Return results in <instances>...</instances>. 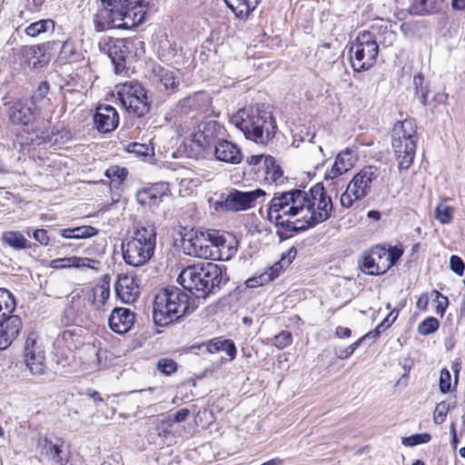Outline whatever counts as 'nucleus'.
Returning a JSON list of instances; mask_svg holds the SVG:
<instances>
[{"label":"nucleus","mask_w":465,"mask_h":465,"mask_svg":"<svg viewBox=\"0 0 465 465\" xmlns=\"http://www.w3.org/2000/svg\"><path fill=\"white\" fill-rule=\"evenodd\" d=\"M309 194L301 189L275 193L267 206V219L278 227L281 241L305 231Z\"/></svg>","instance_id":"nucleus-1"},{"label":"nucleus","mask_w":465,"mask_h":465,"mask_svg":"<svg viewBox=\"0 0 465 465\" xmlns=\"http://www.w3.org/2000/svg\"><path fill=\"white\" fill-rule=\"evenodd\" d=\"M182 241L187 254L205 260L228 261L236 252L225 236L216 230L192 229L184 233Z\"/></svg>","instance_id":"nucleus-2"},{"label":"nucleus","mask_w":465,"mask_h":465,"mask_svg":"<svg viewBox=\"0 0 465 465\" xmlns=\"http://www.w3.org/2000/svg\"><path fill=\"white\" fill-rule=\"evenodd\" d=\"M231 123L245 138L262 144L274 137L277 129L272 114L264 104L240 109L232 116Z\"/></svg>","instance_id":"nucleus-3"},{"label":"nucleus","mask_w":465,"mask_h":465,"mask_svg":"<svg viewBox=\"0 0 465 465\" xmlns=\"http://www.w3.org/2000/svg\"><path fill=\"white\" fill-rule=\"evenodd\" d=\"M222 281V268L213 262L188 266L178 276V282L183 289L198 299H205L213 293L220 288Z\"/></svg>","instance_id":"nucleus-4"},{"label":"nucleus","mask_w":465,"mask_h":465,"mask_svg":"<svg viewBox=\"0 0 465 465\" xmlns=\"http://www.w3.org/2000/svg\"><path fill=\"white\" fill-rule=\"evenodd\" d=\"M190 296L176 286L162 289L154 297L153 319L156 325L163 327L190 312Z\"/></svg>","instance_id":"nucleus-5"},{"label":"nucleus","mask_w":465,"mask_h":465,"mask_svg":"<svg viewBox=\"0 0 465 465\" xmlns=\"http://www.w3.org/2000/svg\"><path fill=\"white\" fill-rule=\"evenodd\" d=\"M156 245V232L152 224L136 227L133 235L122 243L123 258L126 264L140 267L152 259Z\"/></svg>","instance_id":"nucleus-6"},{"label":"nucleus","mask_w":465,"mask_h":465,"mask_svg":"<svg viewBox=\"0 0 465 465\" xmlns=\"http://www.w3.org/2000/svg\"><path fill=\"white\" fill-rule=\"evenodd\" d=\"M416 124L413 119L399 121L391 132V145L400 170H407L416 152Z\"/></svg>","instance_id":"nucleus-7"},{"label":"nucleus","mask_w":465,"mask_h":465,"mask_svg":"<svg viewBox=\"0 0 465 465\" xmlns=\"http://www.w3.org/2000/svg\"><path fill=\"white\" fill-rule=\"evenodd\" d=\"M117 99L129 114L143 117L152 107L147 90L137 80H129L115 85Z\"/></svg>","instance_id":"nucleus-8"},{"label":"nucleus","mask_w":465,"mask_h":465,"mask_svg":"<svg viewBox=\"0 0 465 465\" xmlns=\"http://www.w3.org/2000/svg\"><path fill=\"white\" fill-rule=\"evenodd\" d=\"M378 53V40L373 33H360L349 49L353 71L361 73L370 70L376 63Z\"/></svg>","instance_id":"nucleus-9"},{"label":"nucleus","mask_w":465,"mask_h":465,"mask_svg":"<svg viewBox=\"0 0 465 465\" xmlns=\"http://www.w3.org/2000/svg\"><path fill=\"white\" fill-rule=\"evenodd\" d=\"M310 205L307 206L305 230L315 226L331 216L332 202L327 195L322 183H316L310 189Z\"/></svg>","instance_id":"nucleus-10"},{"label":"nucleus","mask_w":465,"mask_h":465,"mask_svg":"<svg viewBox=\"0 0 465 465\" xmlns=\"http://www.w3.org/2000/svg\"><path fill=\"white\" fill-rule=\"evenodd\" d=\"M212 98L206 92H196L182 98L174 105V115L195 118L211 112Z\"/></svg>","instance_id":"nucleus-11"},{"label":"nucleus","mask_w":465,"mask_h":465,"mask_svg":"<svg viewBox=\"0 0 465 465\" xmlns=\"http://www.w3.org/2000/svg\"><path fill=\"white\" fill-rule=\"evenodd\" d=\"M24 361L26 369L34 376H43L46 372L45 351L38 342L35 333H30L24 347Z\"/></svg>","instance_id":"nucleus-12"},{"label":"nucleus","mask_w":465,"mask_h":465,"mask_svg":"<svg viewBox=\"0 0 465 465\" xmlns=\"http://www.w3.org/2000/svg\"><path fill=\"white\" fill-rule=\"evenodd\" d=\"M266 193L262 189H256L249 192H241L233 190L223 201L216 202L215 209L221 208L224 211L239 212L250 209L253 206L254 202Z\"/></svg>","instance_id":"nucleus-13"},{"label":"nucleus","mask_w":465,"mask_h":465,"mask_svg":"<svg viewBox=\"0 0 465 465\" xmlns=\"http://www.w3.org/2000/svg\"><path fill=\"white\" fill-rule=\"evenodd\" d=\"M221 124L214 120L202 121L192 134V142L199 148L207 151L215 144L222 133Z\"/></svg>","instance_id":"nucleus-14"},{"label":"nucleus","mask_w":465,"mask_h":465,"mask_svg":"<svg viewBox=\"0 0 465 465\" xmlns=\"http://www.w3.org/2000/svg\"><path fill=\"white\" fill-rule=\"evenodd\" d=\"M386 259L385 247L377 245L363 252L360 266L370 275H381L388 271Z\"/></svg>","instance_id":"nucleus-15"},{"label":"nucleus","mask_w":465,"mask_h":465,"mask_svg":"<svg viewBox=\"0 0 465 465\" xmlns=\"http://www.w3.org/2000/svg\"><path fill=\"white\" fill-rule=\"evenodd\" d=\"M380 175V169L374 165L363 167L349 183L350 191L352 190L354 199H363L371 188V183Z\"/></svg>","instance_id":"nucleus-16"},{"label":"nucleus","mask_w":465,"mask_h":465,"mask_svg":"<svg viewBox=\"0 0 465 465\" xmlns=\"http://www.w3.org/2000/svg\"><path fill=\"white\" fill-rule=\"evenodd\" d=\"M150 2L151 0H137L133 3L130 0L125 6L120 7L118 15L122 16L124 28L139 25L144 21Z\"/></svg>","instance_id":"nucleus-17"},{"label":"nucleus","mask_w":465,"mask_h":465,"mask_svg":"<svg viewBox=\"0 0 465 465\" xmlns=\"http://www.w3.org/2000/svg\"><path fill=\"white\" fill-rule=\"evenodd\" d=\"M107 45V53L114 66L115 73H123L126 68V60L131 55L132 41L128 39H115Z\"/></svg>","instance_id":"nucleus-18"},{"label":"nucleus","mask_w":465,"mask_h":465,"mask_svg":"<svg viewBox=\"0 0 465 465\" xmlns=\"http://www.w3.org/2000/svg\"><path fill=\"white\" fill-rule=\"evenodd\" d=\"M297 251L294 247H292L288 252L285 257L282 256L280 262H275L272 266L269 268V270L258 277H252L246 281V284L249 288H254L257 286H262L271 281H273L277 278L281 272L283 270L284 266H288L292 261L295 258Z\"/></svg>","instance_id":"nucleus-19"},{"label":"nucleus","mask_w":465,"mask_h":465,"mask_svg":"<svg viewBox=\"0 0 465 465\" xmlns=\"http://www.w3.org/2000/svg\"><path fill=\"white\" fill-rule=\"evenodd\" d=\"M169 192L170 189L167 183H156L149 187L138 190L135 198L140 205L153 208L158 206Z\"/></svg>","instance_id":"nucleus-20"},{"label":"nucleus","mask_w":465,"mask_h":465,"mask_svg":"<svg viewBox=\"0 0 465 465\" xmlns=\"http://www.w3.org/2000/svg\"><path fill=\"white\" fill-rule=\"evenodd\" d=\"M94 123L98 132L111 133L119 124V114L112 105L101 104L95 110Z\"/></svg>","instance_id":"nucleus-21"},{"label":"nucleus","mask_w":465,"mask_h":465,"mask_svg":"<svg viewBox=\"0 0 465 465\" xmlns=\"http://www.w3.org/2000/svg\"><path fill=\"white\" fill-rule=\"evenodd\" d=\"M22 320L17 315L0 319V351L8 348L22 330Z\"/></svg>","instance_id":"nucleus-22"},{"label":"nucleus","mask_w":465,"mask_h":465,"mask_svg":"<svg viewBox=\"0 0 465 465\" xmlns=\"http://www.w3.org/2000/svg\"><path fill=\"white\" fill-rule=\"evenodd\" d=\"M153 74L154 81L161 84L168 94H173L178 92L181 80V74L179 70L157 65L153 69Z\"/></svg>","instance_id":"nucleus-23"},{"label":"nucleus","mask_w":465,"mask_h":465,"mask_svg":"<svg viewBox=\"0 0 465 465\" xmlns=\"http://www.w3.org/2000/svg\"><path fill=\"white\" fill-rule=\"evenodd\" d=\"M134 319L135 314L130 309L116 307L112 311L108 318V323L114 332L124 334L131 330Z\"/></svg>","instance_id":"nucleus-24"},{"label":"nucleus","mask_w":465,"mask_h":465,"mask_svg":"<svg viewBox=\"0 0 465 465\" xmlns=\"http://www.w3.org/2000/svg\"><path fill=\"white\" fill-rule=\"evenodd\" d=\"M114 289L118 298L124 303L134 302L140 295V286L133 275H120Z\"/></svg>","instance_id":"nucleus-25"},{"label":"nucleus","mask_w":465,"mask_h":465,"mask_svg":"<svg viewBox=\"0 0 465 465\" xmlns=\"http://www.w3.org/2000/svg\"><path fill=\"white\" fill-rule=\"evenodd\" d=\"M119 10L114 6H104V9L98 11L94 18L95 31L104 32L111 28L124 27L122 16L118 15Z\"/></svg>","instance_id":"nucleus-26"},{"label":"nucleus","mask_w":465,"mask_h":465,"mask_svg":"<svg viewBox=\"0 0 465 465\" xmlns=\"http://www.w3.org/2000/svg\"><path fill=\"white\" fill-rule=\"evenodd\" d=\"M214 154L217 160L231 164H237L242 159V153L238 145L224 139H219L214 144Z\"/></svg>","instance_id":"nucleus-27"},{"label":"nucleus","mask_w":465,"mask_h":465,"mask_svg":"<svg viewBox=\"0 0 465 465\" xmlns=\"http://www.w3.org/2000/svg\"><path fill=\"white\" fill-rule=\"evenodd\" d=\"M355 160L352 150L347 148L341 152L337 154L331 170L326 172L324 175L325 180H332L345 173L353 167Z\"/></svg>","instance_id":"nucleus-28"},{"label":"nucleus","mask_w":465,"mask_h":465,"mask_svg":"<svg viewBox=\"0 0 465 465\" xmlns=\"http://www.w3.org/2000/svg\"><path fill=\"white\" fill-rule=\"evenodd\" d=\"M9 117L13 124L28 125L34 121L35 114L26 101L18 100L10 107Z\"/></svg>","instance_id":"nucleus-29"},{"label":"nucleus","mask_w":465,"mask_h":465,"mask_svg":"<svg viewBox=\"0 0 465 465\" xmlns=\"http://www.w3.org/2000/svg\"><path fill=\"white\" fill-rule=\"evenodd\" d=\"M262 180L268 184H282L284 182L282 167L272 155H266L264 164L261 170Z\"/></svg>","instance_id":"nucleus-30"},{"label":"nucleus","mask_w":465,"mask_h":465,"mask_svg":"<svg viewBox=\"0 0 465 465\" xmlns=\"http://www.w3.org/2000/svg\"><path fill=\"white\" fill-rule=\"evenodd\" d=\"M110 297V282L105 275L103 282L96 284L88 293V302L96 311H101Z\"/></svg>","instance_id":"nucleus-31"},{"label":"nucleus","mask_w":465,"mask_h":465,"mask_svg":"<svg viewBox=\"0 0 465 465\" xmlns=\"http://www.w3.org/2000/svg\"><path fill=\"white\" fill-rule=\"evenodd\" d=\"M23 54L27 62L35 68L42 67L48 63L45 45L26 46Z\"/></svg>","instance_id":"nucleus-32"},{"label":"nucleus","mask_w":465,"mask_h":465,"mask_svg":"<svg viewBox=\"0 0 465 465\" xmlns=\"http://www.w3.org/2000/svg\"><path fill=\"white\" fill-rule=\"evenodd\" d=\"M443 5V0H413L410 13L416 15H426L438 12Z\"/></svg>","instance_id":"nucleus-33"},{"label":"nucleus","mask_w":465,"mask_h":465,"mask_svg":"<svg viewBox=\"0 0 465 465\" xmlns=\"http://www.w3.org/2000/svg\"><path fill=\"white\" fill-rule=\"evenodd\" d=\"M224 2L239 18L248 16L260 4V0H224Z\"/></svg>","instance_id":"nucleus-34"},{"label":"nucleus","mask_w":465,"mask_h":465,"mask_svg":"<svg viewBox=\"0 0 465 465\" xmlns=\"http://www.w3.org/2000/svg\"><path fill=\"white\" fill-rule=\"evenodd\" d=\"M2 241L15 250H24L31 247V243L18 231L5 232L2 234Z\"/></svg>","instance_id":"nucleus-35"},{"label":"nucleus","mask_w":465,"mask_h":465,"mask_svg":"<svg viewBox=\"0 0 465 465\" xmlns=\"http://www.w3.org/2000/svg\"><path fill=\"white\" fill-rule=\"evenodd\" d=\"M207 351L210 353H215L218 351H225L229 356L230 360H233L236 357L237 350L234 342L232 340H213L207 345Z\"/></svg>","instance_id":"nucleus-36"},{"label":"nucleus","mask_w":465,"mask_h":465,"mask_svg":"<svg viewBox=\"0 0 465 465\" xmlns=\"http://www.w3.org/2000/svg\"><path fill=\"white\" fill-rule=\"evenodd\" d=\"M81 54L77 51L74 42L67 39L62 45L61 50L58 54V59L64 63L70 64L80 60Z\"/></svg>","instance_id":"nucleus-37"},{"label":"nucleus","mask_w":465,"mask_h":465,"mask_svg":"<svg viewBox=\"0 0 465 465\" xmlns=\"http://www.w3.org/2000/svg\"><path fill=\"white\" fill-rule=\"evenodd\" d=\"M16 306L15 297L6 289L0 288V317H8L15 311Z\"/></svg>","instance_id":"nucleus-38"},{"label":"nucleus","mask_w":465,"mask_h":465,"mask_svg":"<svg viewBox=\"0 0 465 465\" xmlns=\"http://www.w3.org/2000/svg\"><path fill=\"white\" fill-rule=\"evenodd\" d=\"M54 29V22L52 19H41L30 24L25 30L29 36L35 37L42 33Z\"/></svg>","instance_id":"nucleus-39"},{"label":"nucleus","mask_w":465,"mask_h":465,"mask_svg":"<svg viewBox=\"0 0 465 465\" xmlns=\"http://www.w3.org/2000/svg\"><path fill=\"white\" fill-rule=\"evenodd\" d=\"M442 202L443 200L435 207L434 217L441 224H450L453 219L454 208Z\"/></svg>","instance_id":"nucleus-40"},{"label":"nucleus","mask_w":465,"mask_h":465,"mask_svg":"<svg viewBox=\"0 0 465 465\" xmlns=\"http://www.w3.org/2000/svg\"><path fill=\"white\" fill-rule=\"evenodd\" d=\"M413 84L415 88V94L422 105L426 106L428 103L429 84H424V76L418 74L413 77Z\"/></svg>","instance_id":"nucleus-41"},{"label":"nucleus","mask_w":465,"mask_h":465,"mask_svg":"<svg viewBox=\"0 0 465 465\" xmlns=\"http://www.w3.org/2000/svg\"><path fill=\"white\" fill-rule=\"evenodd\" d=\"M45 448H48L46 453L54 463L62 464L64 461H67L66 458L62 457L61 445L54 444L51 440L45 438Z\"/></svg>","instance_id":"nucleus-42"},{"label":"nucleus","mask_w":465,"mask_h":465,"mask_svg":"<svg viewBox=\"0 0 465 465\" xmlns=\"http://www.w3.org/2000/svg\"><path fill=\"white\" fill-rule=\"evenodd\" d=\"M440 327L439 321L430 316L423 320L419 325H418V332L419 334L422 336H428L431 333H434Z\"/></svg>","instance_id":"nucleus-43"},{"label":"nucleus","mask_w":465,"mask_h":465,"mask_svg":"<svg viewBox=\"0 0 465 465\" xmlns=\"http://www.w3.org/2000/svg\"><path fill=\"white\" fill-rule=\"evenodd\" d=\"M431 439L430 434L424 432V433H417L411 435L409 437H403L401 439V443L404 446L408 447H413L419 444L428 443Z\"/></svg>","instance_id":"nucleus-44"},{"label":"nucleus","mask_w":465,"mask_h":465,"mask_svg":"<svg viewBox=\"0 0 465 465\" xmlns=\"http://www.w3.org/2000/svg\"><path fill=\"white\" fill-rule=\"evenodd\" d=\"M157 370L164 375H171L177 371V363L172 359H161L157 362Z\"/></svg>","instance_id":"nucleus-45"},{"label":"nucleus","mask_w":465,"mask_h":465,"mask_svg":"<svg viewBox=\"0 0 465 465\" xmlns=\"http://www.w3.org/2000/svg\"><path fill=\"white\" fill-rule=\"evenodd\" d=\"M292 341V333L289 331H282L279 334L274 336L272 344L278 349L282 350L289 346Z\"/></svg>","instance_id":"nucleus-46"},{"label":"nucleus","mask_w":465,"mask_h":465,"mask_svg":"<svg viewBox=\"0 0 465 465\" xmlns=\"http://www.w3.org/2000/svg\"><path fill=\"white\" fill-rule=\"evenodd\" d=\"M402 254L403 250L401 247L393 246L390 247L389 249L385 248V257H387L386 263H389L388 270L398 262V260L401 257Z\"/></svg>","instance_id":"nucleus-47"},{"label":"nucleus","mask_w":465,"mask_h":465,"mask_svg":"<svg viewBox=\"0 0 465 465\" xmlns=\"http://www.w3.org/2000/svg\"><path fill=\"white\" fill-rule=\"evenodd\" d=\"M432 294L434 295V301L436 302L437 305L435 308V312L439 314L440 317H443L446 309L449 304L448 298L444 295H442L439 291L434 290L432 292Z\"/></svg>","instance_id":"nucleus-48"},{"label":"nucleus","mask_w":465,"mask_h":465,"mask_svg":"<svg viewBox=\"0 0 465 465\" xmlns=\"http://www.w3.org/2000/svg\"><path fill=\"white\" fill-rule=\"evenodd\" d=\"M451 375L446 368L440 371L439 388L441 393L446 394L450 391Z\"/></svg>","instance_id":"nucleus-49"},{"label":"nucleus","mask_w":465,"mask_h":465,"mask_svg":"<svg viewBox=\"0 0 465 465\" xmlns=\"http://www.w3.org/2000/svg\"><path fill=\"white\" fill-rule=\"evenodd\" d=\"M449 406L445 401L437 404L433 412V420L436 424H441L445 421Z\"/></svg>","instance_id":"nucleus-50"},{"label":"nucleus","mask_w":465,"mask_h":465,"mask_svg":"<svg viewBox=\"0 0 465 465\" xmlns=\"http://www.w3.org/2000/svg\"><path fill=\"white\" fill-rule=\"evenodd\" d=\"M363 342V339H359L351 345H349L346 348L339 349L335 351V355L337 358L344 360L349 358L352 353L355 351V350L361 345Z\"/></svg>","instance_id":"nucleus-51"},{"label":"nucleus","mask_w":465,"mask_h":465,"mask_svg":"<svg viewBox=\"0 0 465 465\" xmlns=\"http://www.w3.org/2000/svg\"><path fill=\"white\" fill-rule=\"evenodd\" d=\"M77 239H86L98 233V230L91 225H83L74 227Z\"/></svg>","instance_id":"nucleus-52"},{"label":"nucleus","mask_w":465,"mask_h":465,"mask_svg":"<svg viewBox=\"0 0 465 465\" xmlns=\"http://www.w3.org/2000/svg\"><path fill=\"white\" fill-rule=\"evenodd\" d=\"M100 265V262L94 259L87 258V257H76L74 268H90L93 270H97Z\"/></svg>","instance_id":"nucleus-53"},{"label":"nucleus","mask_w":465,"mask_h":465,"mask_svg":"<svg viewBox=\"0 0 465 465\" xmlns=\"http://www.w3.org/2000/svg\"><path fill=\"white\" fill-rule=\"evenodd\" d=\"M450 269L459 276H462L465 270V263L457 255H451L450 259Z\"/></svg>","instance_id":"nucleus-54"},{"label":"nucleus","mask_w":465,"mask_h":465,"mask_svg":"<svg viewBox=\"0 0 465 465\" xmlns=\"http://www.w3.org/2000/svg\"><path fill=\"white\" fill-rule=\"evenodd\" d=\"M265 157L264 154L251 155L247 158L246 163L252 167L254 172L260 173L263 167Z\"/></svg>","instance_id":"nucleus-55"},{"label":"nucleus","mask_w":465,"mask_h":465,"mask_svg":"<svg viewBox=\"0 0 465 465\" xmlns=\"http://www.w3.org/2000/svg\"><path fill=\"white\" fill-rule=\"evenodd\" d=\"M75 256L54 259L51 262L50 266L54 269H64L74 267Z\"/></svg>","instance_id":"nucleus-56"},{"label":"nucleus","mask_w":465,"mask_h":465,"mask_svg":"<svg viewBox=\"0 0 465 465\" xmlns=\"http://www.w3.org/2000/svg\"><path fill=\"white\" fill-rule=\"evenodd\" d=\"M350 184L347 185L346 190L344 193H341L340 198L341 205L344 208H350L352 206L353 203L355 201H358L359 199H354L353 196V191H350Z\"/></svg>","instance_id":"nucleus-57"},{"label":"nucleus","mask_w":465,"mask_h":465,"mask_svg":"<svg viewBox=\"0 0 465 465\" xmlns=\"http://www.w3.org/2000/svg\"><path fill=\"white\" fill-rule=\"evenodd\" d=\"M397 317H398V312H396V311L391 312L388 314V316L383 320V322L381 323H380L375 328V330H379V334L381 335V333L382 331L387 330L395 322Z\"/></svg>","instance_id":"nucleus-58"},{"label":"nucleus","mask_w":465,"mask_h":465,"mask_svg":"<svg viewBox=\"0 0 465 465\" xmlns=\"http://www.w3.org/2000/svg\"><path fill=\"white\" fill-rule=\"evenodd\" d=\"M32 237L38 242L41 245H48L49 243V236L47 231L45 229H36L34 231Z\"/></svg>","instance_id":"nucleus-59"},{"label":"nucleus","mask_w":465,"mask_h":465,"mask_svg":"<svg viewBox=\"0 0 465 465\" xmlns=\"http://www.w3.org/2000/svg\"><path fill=\"white\" fill-rule=\"evenodd\" d=\"M381 35H382V40L381 41V43L384 46H391L393 45V43L396 39V34L393 31L385 27L383 29Z\"/></svg>","instance_id":"nucleus-60"},{"label":"nucleus","mask_w":465,"mask_h":465,"mask_svg":"<svg viewBox=\"0 0 465 465\" xmlns=\"http://www.w3.org/2000/svg\"><path fill=\"white\" fill-rule=\"evenodd\" d=\"M105 174L109 178L117 177V178L123 180L125 178L127 172H126L125 168L113 166L106 171Z\"/></svg>","instance_id":"nucleus-61"},{"label":"nucleus","mask_w":465,"mask_h":465,"mask_svg":"<svg viewBox=\"0 0 465 465\" xmlns=\"http://www.w3.org/2000/svg\"><path fill=\"white\" fill-rule=\"evenodd\" d=\"M129 1L130 0H101L104 6H114L118 9L125 6L126 3H129Z\"/></svg>","instance_id":"nucleus-62"},{"label":"nucleus","mask_w":465,"mask_h":465,"mask_svg":"<svg viewBox=\"0 0 465 465\" xmlns=\"http://www.w3.org/2000/svg\"><path fill=\"white\" fill-rule=\"evenodd\" d=\"M189 414L190 411L188 409H181L175 412L173 420L175 422L184 421L188 418Z\"/></svg>","instance_id":"nucleus-63"},{"label":"nucleus","mask_w":465,"mask_h":465,"mask_svg":"<svg viewBox=\"0 0 465 465\" xmlns=\"http://www.w3.org/2000/svg\"><path fill=\"white\" fill-rule=\"evenodd\" d=\"M335 334L339 338H349L351 335V331L347 327L338 326Z\"/></svg>","instance_id":"nucleus-64"}]
</instances>
